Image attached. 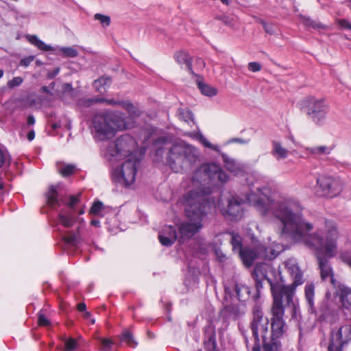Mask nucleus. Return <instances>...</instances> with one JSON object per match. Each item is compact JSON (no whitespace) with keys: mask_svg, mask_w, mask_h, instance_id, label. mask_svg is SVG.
I'll return each mask as SVG.
<instances>
[{"mask_svg":"<svg viewBox=\"0 0 351 351\" xmlns=\"http://www.w3.org/2000/svg\"><path fill=\"white\" fill-rule=\"evenodd\" d=\"M23 82V80L21 77H15L11 80L8 82V86L9 88H14L20 86Z\"/></svg>","mask_w":351,"mask_h":351,"instance_id":"a18cd8bd","label":"nucleus"},{"mask_svg":"<svg viewBox=\"0 0 351 351\" xmlns=\"http://www.w3.org/2000/svg\"><path fill=\"white\" fill-rule=\"evenodd\" d=\"M75 166L72 164H65L64 162H58L57 163V169L58 171L62 176H69L74 173L75 170Z\"/></svg>","mask_w":351,"mask_h":351,"instance_id":"cd10ccee","label":"nucleus"},{"mask_svg":"<svg viewBox=\"0 0 351 351\" xmlns=\"http://www.w3.org/2000/svg\"><path fill=\"white\" fill-rule=\"evenodd\" d=\"M102 97H95L92 98L82 97L78 99L77 106L81 108H87L95 104L102 103Z\"/></svg>","mask_w":351,"mask_h":351,"instance_id":"a878e982","label":"nucleus"},{"mask_svg":"<svg viewBox=\"0 0 351 351\" xmlns=\"http://www.w3.org/2000/svg\"><path fill=\"white\" fill-rule=\"evenodd\" d=\"M226 169L234 175L242 173L244 169L243 165L230 158L226 154H221Z\"/></svg>","mask_w":351,"mask_h":351,"instance_id":"6ab92c4d","label":"nucleus"},{"mask_svg":"<svg viewBox=\"0 0 351 351\" xmlns=\"http://www.w3.org/2000/svg\"><path fill=\"white\" fill-rule=\"evenodd\" d=\"M174 59L181 66L184 64L189 72L195 75L192 69L191 58L187 53L184 51H178L174 54Z\"/></svg>","mask_w":351,"mask_h":351,"instance_id":"412c9836","label":"nucleus"},{"mask_svg":"<svg viewBox=\"0 0 351 351\" xmlns=\"http://www.w3.org/2000/svg\"><path fill=\"white\" fill-rule=\"evenodd\" d=\"M271 154L277 160H281L288 156L289 151L279 142L273 141Z\"/></svg>","mask_w":351,"mask_h":351,"instance_id":"5701e85b","label":"nucleus"},{"mask_svg":"<svg viewBox=\"0 0 351 351\" xmlns=\"http://www.w3.org/2000/svg\"><path fill=\"white\" fill-rule=\"evenodd\" d=\"M224 5H228L231 3V0H220Z\"/></svg>","mask_w":351,"mask_h":351,"instance_id":"69168bd1","label":"nucleus"},{"mask_svg":"<svg viewBox=\"0 0 351 351\" xmlns=\"http://www.w3.org/2000/svg\"><path fill=\"white\" fill-rule=\"evenodd\" d=\"M62 240L65 244L71 246H77L82 242L80 236V228H77V232L73 233L71 232H67L66 234L62 237Z\"/></svg>","mask_w":351,"mask_h":351,"instance_id":"4be33fe9","label":"nucleus"},{"mask_svg":"<svg viewBox=\"0 0 351 351\" xmlns=\"http://www.w3.org/2000/svg\"><path fill=\"white\" fill-rule=\"evenodd\" d=\"M216 255L218 260L221 263L225 262L228 259L227 256L221 251L217 250Z\"/></svg>","mask_w":351,"mask_h":351,"instance_id":"603ef678","label":"nucleus"},{"mask_svg":"<svg viewBox=\"0 0 351 351\" xmlns=\"http://www.w3.org/2000/svg\"><path fill=\"white\" fill-rule=\"evenodd\" d=\"M58 54L65 58H75L78 56V51L73 47H60L58 49Z\"/></svg>","mask_w":351,"mask_h":351,"instance_id":"72a5a7b5","label":"nucleus"},{"mask_svg":"<svg viewBox=\"0 0 351 351\" xmlns=\"http://www.w3.org/2000/svg\"><path fill=\"white\" fill-rule=\"evenodd\" d=\"M204 345L206 351H219L217 345L215 326L213 323L204 328Z\"/></svg>","mask_w":351,"mask_h":351,"instance_id":"f3484780","label":"nucleus"},{"mask_svg":"<svg viewBox=\"0 0 351 351\" xmlns=\"http://www.w3.org/2000/svg\"><path fill=\"white\" fill-rule=\"evenodd\" d=\"M82 313H83L82 317H83L84 319H88L90 318L91 315H90V312L86 311L82 312Z\"/></svg>","mask_w":351,"mask_h":351,"instance_id":"052dcab7","label":"nucleus"},{"mask_svg":"<svg viewBox=\"0 0 351 351\" xmlns=\"http://www.w3.org/2000/svg\"><path fill=\"white\" fill-rule=\"evenodd\" d=\"M38 324L41 326H48L50 325V320L44 315L43 311H40L38 318Z\"/></svg>","mask_w":351,"mask_h":351,"instance_id":"c03bdc74","label":"nucleus"},{"mask_svg":"<svg viewBox=\"0 0 351 351\" xmlns=\"http://www.w3.org/2000/svg\"><path fill=\"white\" fill-rule=\"evenodd\" d=\"M3 189H4V184L2 182L1 180H0V195L3 194L4 193Z\"/></svg>","mask_w":351,"mask_h":351,"instance_id":"e2e57ef3","label":"nucleus"},{"mask_svg":"<svg viewBox=\"0 0 351 351\" xmlns=\"http://www.w3.org/2000/svg\"><path fill=\"white\" fill-rule=\"evenodd\" d=\"M251 330L252 337L250 339L243 334L248 350L251 349L252 351H277V342L269 339V319L263 317V313L259 306H255L254 308Z\"/></svg>","mask_w":351,"mask_h":351,"instance_id":"39448f33","label":"nucleus"},{"mask_svg":"<svg viewBox=\"0 0 351 351\" xmlns=\"http://www.w3.org/2000/svg\"><path fill=\"white\" fill-rule=\"evenodd\" d=\"M243 201L239 197L229 195L219 200L218 206L221 214L231 220L240 219L243 215Z\"/></svg>","mask_w":351,"mask_h":351,"instance_id":"4468645a","label":"nucleus"},{"mask_svg":"<svg viewBox=\"0 0 351 351\" xmlns=\"http://www.w3.org/2000/svg\"><path fill=\"white\" fill-rule=\"evenodd\" d=\"M336 338L340 339L341 342L347 343L351 340V324H346L340 327L335 335Z\"/></svg>","mask_w":351,"mask_h":351,"instance_id":"b1692460","label":"nucleus"},{"mask_svg":"<svg viewBox=\"0 0 351 351\" xmlns=\"http://www.w3.org/2000/svg\"><path fill=\"white\" fill-rule=\"evenodd\" d=\"M178 238L176 228L172 226H166L160 231L158 235L160 242L162 245L170 246Z\"/></svg>","mask_w":351,"mask_h":351,"instance_id":"a211bd4d","label":"nucleus"},{"mask_svg":"<svg viewBox=\"0 0 351 351\" xmlns=\"http://www.w3.org/2000/svg\"><path fill=\"white\" fill-rule=\"evenodd\" d=\"M105 206L101 202H95L90 208V213L95 215L104 216Z\"/></svg>","mask_w":351,"mask_h":351,"instance_id":"c9c22d12","label":"nucleus"},{"mask_svg":"<svg viewBox=\"0 0 351 351\" xmlns=\"http://www.w3.org/2000/svg\"><path fill=\"white\" fill-rule=\"evenodd\" d=\"M84 213V208H81V209L79 210V212H78V214H79L80 215H83Z\"/></svg>","mask_w":351,"mask_h":351,"instance_id":"774afa93","label":"nucleus"},{"mask_svg":"<svg viewBox=\"0 0 351 351\" xmlns=\"http://www.w3.org/2000/svg\"><path fill=\"white\" fill-rule=\"evenodd\" d=\"M199 151L185 142L173 144L169 152L167 162L176 172L190 168L199 159Z\"/></svg>","mask_w":351,"mask_h":351,"instance_id":"0eeeda50","label":"nucleus"},{"mask_svg":"<svg viewBox=\"0 0 351 351\" xmlns=\"http://www.w3.org/2000/svg\"><path fill=\"white\" fill-rule=\"evenodd\" d=\"M27 139L32 141L35 138V132L34 130H30L27 134Z\"/></svg>","mask_w":351,"mask_h":351,"instance_id":"4d7b16f0","label":"nucleus"},{"mask_svg":"<svg viewBox=\"0 0 351 351\" xmlns=\"http://www.w3.org/2000/svg\"><path fill=\"white\" fill-rule=\"evenodd\" d=\"M110 82L111 80L110 77H101L95 80L93 86L97 92L103 93L106 90V87L110 85Z\"/></svg>","mask_w":351,"mask_h":351,"instance_id":"c85d7f7f","label":"nucleus"},{"mask_svg":"<svg viewBox=\"0 0 351 351\" xmlns=\"http://www.w3.org/2000/svg\"><path fill=\"white\" fill-rule=\"evenodd\" d=\"M344 344L346 343L341 342L340 339L332 335L330 343L328 346V351H342V348Z\"/></svg>","mask_w":351,"mask_h":351,"instance_id":"e433bc0d","label":"nucleus"},{"mask_svg":"<svg viewBox=\"0 0 351 351\" xmlns=\"http://www.w3.org/2000/svg\"><path fill=\"white\" fill-rule=\"evenodd\" d=\"M283 247L279 243H273L272 245L266 247L262 244L256 245L254 249L244 247L239 254L247 267H251L256 258L271 260L276 258L282 251Z\"/></svg>","mask_w":351,"mask_h":351,"instance_id":"9b49d317","label":"nucleus"},{"mask_svg":"<svg viewBox=\"0 0 351 351\" xmlns=\"http://www.w3.org/2000/svg\"><path fill=\"white\" fill-rule=\"evenodd\" d=\"M199 141L206 147L215 150L217 152H220L219 147L216 145H213L210 143L208 139L202 134H199L197 136Z\"/></svg>","mask_w":351,"mask_h":351,"instance_id":"58836bf2","label":"nucleus"},{"mask_svg":"<svg viewBox=\"0 0 351 351\" xmlns=\"http://www.w3.org/2000/svg\"><path fill=\"white\" fill-rule=\"evenodd\" d=\"M249 141L241 138H234L230 140V143H237L240 144H247Z\"/></svg>","mask_w":351,"mask_h":351,"instance_id":"5fc2aeb1","label":"nucleus"},{"mask_svg":"<svg viewBox=\"0 0 351 351\" xmlns=\"http://www.w3.org/2000/svg\"><path fill=\"white\" fill-rule=\"evenodd\" d=\"M10 162V155L8 152L3 149L0 148V168Z\"/></svg>","mask_w":351,"mask_h":351,"instance_id":"37998d69","label":"nucleus"},{"mask_svg":"<svg viewBox=\"0 0 351 351\" xmlns=\"http://www.w3.org/2000/svg\"><path fill=\"white\" fill-rule=\"evenodd\" d=\"M81 194L76 195H66L62 193L60 185L51 186L47 193V202L48 205L56 209L58 207L64 205L68 209H62L58 216V222L65 228H71L75 221L80 224L84 223L83 218L77 219L74 215L75 207L79 203Z\"/></svg>","mask_w":351,"mask_h":351,"instance_id":"20e7f679","label":"nucleus"},{"mask_svg":"<svg viewBox=\"0 0 351 351\" xmlns=\"http://www.w3.org/2000/svg\"><path fill=\"white\" fill-rule=\"evenodd\" d=\"M59 71H60V69L56 68V69H54L53 73H50L48 74V77L53 78V77H55L56 75L58 74Z\"/></svg>","mask_w":351,"mask_h":351,"instance_id":"13d9d810","label":"nucleus"},{"mask_svg":"<svg viewBox=\"0 0 351 351\" xmlns=\"http://www.w3.org/2000/svg\"><path fill=\"white\" fill-rule=\"evenodd\" d=\"M231 244L232 245V249L234 252H237L239 254L241 252V250H243L244 247H242V239L241 237L236 234H231Z\"/></svg>","mask_w":351,"mask_h":351,"instance_id":"473e14b6","label":"nucleus"},{"mask_svg":"<svg viewBox=\"0 0 351 351\" xmlns=\"http://www.w3.org/2000/svg\"><path fill=\"white\" fill-rule=\"evenodd\" d=\"M285 268L291 276L293 282L290 285H285L279 283L277 285H272V295H276L285 298L287 305L293 306L294 313H296L297 308L293 302V296L295 289L298 286L302 285L304 282L303 274L298 266L297 260L294 258H290L284 262Z\"/></svg>","mask_w":351,"mask_h":351,"instance_id":"423d86ee","label":"nucleus"},{"mask_svg":"<svg viewBox=\"0 0 351 351\" xmlns=\"http://www.w3.org/2000/svg\"><path fill=\"white\" fill-rule=\"evenodd\" d=\"M261 23L263 25L266 33L269 34H274L275 33V30L272 25H268L265 21L261 20Z\"/></svg>","mask_w":351,"mask_h":351,"instance_id":"de8ad7c7","label":"nucleus"},{"mask_svg":"<svg viewBox=\"0 0 351 351\" xmlns=\"http://www.w3.org/2000/svg\"><path fill=\"white\" fill-rule=\"evenodd\" d=\"M121 106L124 109H125L129 114L128 117H126L125 114H124V117L126 118V120H128L129 121H133V127H134V124H135V119L136 117H138L141 116V110L138 109V107L134 106L129 101H123L121 103Z\"/></svg>","mask_w":351,"mask_h":351,"instance_id":"aec40b11","label":"nucleus"},{"mask_svg":"<svg viewBox=\"0 0 351 351\" xmlns=\"http://www.w3.org/2000/svg\"><path fill=\"white\" fill-rule=\"evenodd\" d=\"M90 223H91V225H93L94 226L98 227V226H99L100 222L99 220L93 219V220H91Z\"/></svg>","mask_w":351,"mask_h":351,"instance_id":"680f3d73","label":"nucleus"},{"mask_svg":"<svg viewBox=\"0 0 351 351\" xmlns=\"http://www.w3.org/2000/svg\"><path fill=\"white\" fill-rule=\"evenodd\" d=\"M252 176L255 182L248 180V183L254 186L255 191L247 196L249 204L262 215L271 213L281 222V237H288L294 242L302 243L314 252L322 280L329 278L334 284L332 268L327 258L334 256L336 253L338 231L335 222L325 221V238L321 235L323 232L320 230L309 234L313 229V225L303 217V206L300 202L292 197L276 199L271 195V189L262 186L268 182V178L257 173Z\"/></svg>","mask_w":351,"mask_h":351,"instance_id":"f257e3e1","label":"nucleus"},{"mask_svg":"<svg viewBox=\"0 0 351 351\" xmlns=\"http://www.w3.org/2000/svg\"><path fill=\"white\" fill-rule=\"evenodd\" d=\"M309 151L313 154H327L330 153V149L326 146H318L315 147H311L309 149Z\"/></svg>","mask_w":351,"mask_h":351,"instance_id":"79ce46f5","label":"nucleus"},{"mask_svg":"<svg viewBox=\"0 0 351 351\" xmlns=\"http://www.w3.org/2000/svg\"><path fill=\"white\" fill-rule=\"evenodd\" d=\"M133 128V121L126 120L119 111H106L96 114L92 119L91 132L96 141L113 138L118 131Z\"/></svg>","mask_w":351,"mask_h":351,"instance_id":"7ed1b4c3","label":"nucleus"},{"mask_svg":"<svg viewBox=\"0 0 351 351\" xmlns=\"http://www.w3.org/2000/svg\"><path fill=\"white\" fill-rule=\"evenodd\" d=\"M276 272V270L268 263H257L255 265L254 271L252 273L253 278L256 281L257 289L262 287V282L265 280L269 283L271 287L272 285H279V283H274L272 282V279L269 277V274L274 276Z\"/></svg>","mask_w":351,"mask_h":351,"instance_id":"dca6fc26","label":"nucleus"},{"mask_svg":"<svg viewBox=\"0 0 351 351\" xmlns=\"http://www.w3.org/2000/svg\"><path fill=\"white\" fill-rule=\"evenodd\" d=\"M317 183L322 191V195L328 198L337 196L342 191V182L338 178L322 176L317 179Z\"/></svg>","mask_w":351,"mask_h":351,"instance_id":"2eb2a0df","label":"nucleus"},{"mask_svg":"<svg viewBox=\"0 0 351 351\" xmlns=\"http://www.w3.org/2000/svg\"><path fill=\"white\" fill-rule=\"evenodd\" d=\"M103 99H104V101H102V103H106L108 105H112V106H116V105L121 106V103L123 101H117V100H115L114 99H105L104 97H103Z\"/></svg>","mask_w":351,"mask_h":351,"instance_id":"8fccbe9b","label":"nucleus"},{"mask_svg":"<svg viewBox=\"0 0 351 351\" xmlns=\"http://www.w3.org/2000/svg\"><path fill=\"white\" fill-rule=\"evenodd\" d=\"M120 338L122 341L125 342L130 347H135L136 346V343L134 340L132 334L128 330H125Z\"/></svg>","mask_w":351,"mask_h":351,"instance_id":"4c0bfd02","label":"nucleus"},{"mask_svg":"<svg viewBox=\"0 0 351 351\" xmlns=\"http://www.w3.org/2000/svg\"><path fill=\"white\" fill-rule=\"evenodd\" d=\"M300 110L312 122L321 125L326 120L329 106L323 98L308 96L300 101Z\"/></svg>","mask_w":351,"mask_h":351,"instance_id":"1a4fd4ad","label":"nucleus"},{"mask_svg":"<svg viewBox=\"0 0 351 351\" xmlns=\"http://www.w3.org/2000/svg\"><path fill=\"white\" fill-rule=\"evenodd\" d=\"M27 39L32 45H34L40 50L43 51H49L52 50V47L45 44L35 35H27Z\"/></svg>","mask_w":351,"mask_h":351,"instance_id":"bb28decb","label":"nucleus"},{"mask_svg":"<svg viewBox=\"0 0 351 351\" xmlns=\"http://www.w3.org/2000/svg\"><path fill=\"white\" fill-rule=\"evenodd\" d=\"M346 262L348 265L351 267V256L347 258Z\"/></svg>","mask_w":351,"mask_h":351,"instance_id":"338daca9","label":"nucleus"},{"mask_svg":"<svg viewBox=\"0 0 351 351\" xmlns=\"http://www.w3.org/2000/svg\"><path fill=\"white\" fill-rule=\"evenodd\" d=\"M62 340L64 344L63 351H73L79 347V343L77 340L72 337L66 338V337H63Z\"/></svg>","mask_w":351,"mask_h":351,"instance_id":"2f4dec72","label":"nucleus"},{"mask_svg":"<svg viewBox=\"0 0 351 351\" xmlns=\"http://www.w3.org/2000/svg\"><path fill=\"white\" fill-rule=\"evenodd\" d=\"M35 123V119L34 116L29 115L27 117V124L28 125H34Z\"/></svg>","mask_w":351,"mask_h":351,"instance_id":"bf43d9fd","label":"nucleus"},{"mask_svg":"<svg viewBox=\"0 0 351 351\" xmlns=\"http://www.w3.org/2000/svg\"><path fill=\"white\" fill-rule=\"evenodd\" d=\"M77 308L80 312H84L86 310V306L85 303L81 302L77 304Z\"/></svg>","mask_w":351,"mask_h":351,"instance_id":"6e6d98bb","label":"nucleus"},{"mask_svg":"<svg viewBox=\"0 0 351 351\" xmlns=\"http://www.w3.org/2000/svg\"><path fill=\"white\" fill-rule=\"evenodd\" d=\"M101 343V351H110L112 350L114 342L108 338H99Z\"/></svg>","mask_w":351,"mask_h":351,"instance_id":"ea45409f","label":"nucleus"},{"mask_svg":"<svg viewBox=\"0 0 351 351\" xmlns=\"http://www.w3.org/2000/svg\"><path fill=\"white\" fill-rule=\"evenodd\" d=\"M34 60V56H30L24 58H23L20 61V65L22 66H24V67H27V66H28L30 64V63Z\"/></svg>","mask_w":351,"mask_h":351,"instance_id":"09e8293b","label":"nucleus"},{"mask_svg":"<svg viewBox=\"0 0 351 351\" xmlns=\"http://www.w3.org/2000/svg\"><path fill=\"white\" fill-rule=\"evenodd\" d=\"M177 114L180 120H182L188 123L193 122V114L187 108H180L178 110Z\"/></svg>","mask_w":351,"mask_h":351,"instance_id":"f704fd0d","label":"nucleus"},{"mask_svg":"<svg viewBox=\"0 0 351 351\" xmlns=\"http://www.w3.org/2000/svg\"><path fill=\"white\" fill-rule=\"evenodd\" d=\"M229 178L221 166L213 162L202 164L193 172L191 179V189L181 199L186 216L193 222L185 221L178 226L181 240L191 238L202 228V221L211 206L204 195L211 193L212 186H222Z\"/></svg>","mask_w":351,"mask_h":351,"instance_id":"f03ea898","label":"nucleus"},{"mask_svg":"<svg viewBox=\"0 0 351 351\" xmlns=\"http://www.w3.org/2000/svg\"><path fill=\"white\" fill-rule=\"evenodd\" d=\"M315 287L313 284L306 285L305 286V299L308 305V312L315 313L317 319L320 322L332 323L335 320L336 311L332 306L328 300H324L319 306V311L317 312L314 305V294Z\"/></svg>","mask_w":351,"mask_h":351,"instance_id":"ddd939ff","label":"nucleus"},{"mask_svg":"<svg viewBox=\"0 0 351 351\" xmlns=\"http://www.w3.org/2000/svg\"><path fill=\"white\" fill-rule=\"evenodd\" d=\"M197 86L201 93L206 96L213 97L217 93L216 88L202 82H197Z\"/></svg>","mask_w":351,"mask_h":351,"instance_id":"7c9ffc66","label":"nucleus"},{"mask_svg":"<svg viewBox=\"0 0 351 351\" xmlns=\"http://www.w3.org/2000/svg\"><path fill=\"white\" fill-rule=\"evenodd\" d=\"M340 291L342 306L348 311H351V289L343 287L341 288Z\"/></svg>","mask_w":351,"mask_h":351,"instance_id":"393cba45","label":"nucleus"},{"mask_svg":"<svg viewBox=\"0 0 351 351\" xmlns=\"http://www.w3.org/2000/svg\"><path fill=\"white\" fill-rule=\"evenodd\" d=\"M95 19L99 21L104 27H108L110 24V18L108 16L101 14H96L94 16Z\"/></svg>","mask_w":351,"mask_h":351,"instance_id":"a19ab883","label":"nucleus"},{"mask_svg":"<svg viewBox=\"0 0 351 351\" xmlns=\"http://www.w3.org/2000/svg\"><path fill=\"white\" fill-rule=\"evenodd\" d=\"M235 291L239 300L245 301L246 300L250 293V289L247 287L243 285L237 284L235 285Z\"/></svg>","mask_w":351,"mask_h":351,"instance_id":"c756f323","label":"nucleus"},{"mask_svg":"<svg viewBox=\"0 0 351 351\" xmlns=\"http://www.w3.org/2000/svg\"><path fill=\"white\" fill-rule=\"evenodd\" d=\"M139 164L140 160L132 156L116 167H114V162L111 163L112 181L124 186H130L135 180L137 167Z\"/></svg>","mask_w":351,"mask_h":351,"instance_id":"9d476101","label":"nucleus"},{"mask_svg":"<svg viewBox=\"0 0 351 351\" xmlns=\"http://www.w3.org/2000/svg\"><path fill=\"white\" fill-rule=\"evenodd\" d=\"M42 92L45 93H50L49 88L47 86H43L41 88Z\"/></svg>","mask_w":351,"mask_h":351,"instance_id":"0e129e2a","label":"nucleus"},{"mask_svg":"<svg viewBox=\"0 0 351 351\" xmlns=\"http://www.w3.org/2000/svg\"><path fill=\"white\" fill-rule=\"evenodd\" d=\"M136 143L133 137L128 134L123 135L115 141L109 143L104 152V157L110 162L123 160L126 156L135 157L133 152Z\"/></svg>","mask_w":351,"mask_h":351,"instance_id":"6e6552de","label":"nucleus"},{"mask_svg":"<svg viewBox=\"0 0 351 351\" xmlns=\"http://www.w3.org/2000/svg\"><path fill=\"white\" fill-rule=\"evenodd\" d=\"M273 296V304L271 309V330L269 333V339L276 341L278 344L277 339L282 336L287 330V326L284 321L285 308L288 306L285 301V298L278 295Z\"/></svg>","mask_w":351,"mask_h":351,"instance_id":"f8f14e48","label":"nucleus"},{"mask_svg":"<svg viewBox=\"0 0 351 351\" xmlns=\"http://www.w3.org/2000/svg\"><path fill=\"white\" fill-rule=\"evenodd\" d=\"M221 19H222L223 23L226 25H228L230 27H234L235 25V23H234L233 19L230 18L229 16H224L222 17Z\"/></svg>","mask_w":351,"mask_h":351,"instance_id":"3c124183","label":"nucleus"},{"mask_svg":"<svg viewBox=\"0 0 351 351\" xmlns=\"http://www.w3.org/2000/svg\"><path fill=\"white\" fill-rule=\"evenodd\" d=\"M248 69L252 72H258L260 71L262 69V66L260 63L257 62H251L248 64Z\"/></svg>","mask_w":351,"mask_h":351,"instance_id":"49530a36","label":"nucleus"},{"mask_svg":"<svg viewBox=\"0 0 351 351\" xmlns=\"http://www.w3.org/2000/svg\"><path fill=\"white\" fill-rule=\"evenodd\" d=\"M339 24L343 28L351 29V24L346 20H340Z\"/></svg>","mask_w":351,"mask_h":351,"instance_id":"864d4df0","label":"nucleus"}]
</instances>
